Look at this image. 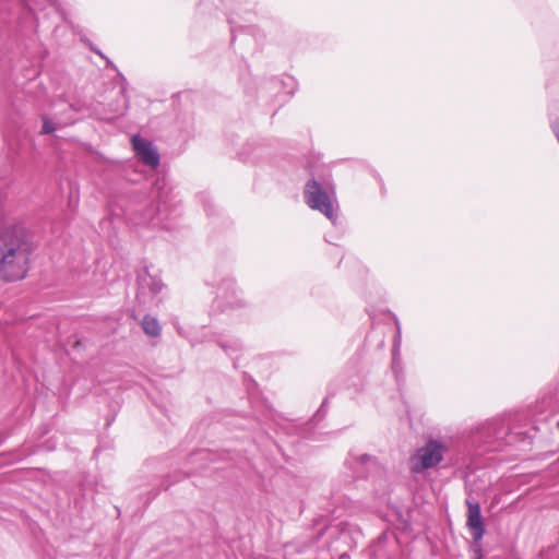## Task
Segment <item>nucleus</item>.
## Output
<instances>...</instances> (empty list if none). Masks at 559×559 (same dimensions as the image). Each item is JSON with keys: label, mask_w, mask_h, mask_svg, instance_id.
Here are the masks:
<instances>
[{"label": "nucleus", "mask_w": 559, "mask_h": 559, "mask_svg": "<svg viewBox=\"0 0 559 559\" xmlns=\"http://www.w3.org/2000/svg\"><path fill=\"white\" fill-rule=\"evenodd\" d=\"M12 205L0 191V281L24 280L31 267L33 242L26 229L11 217Z\"/></svg>", "instance_id": "f257e3e1"}, {"label": "nucleus", "mask_w": 559, "mask_h": 559, "mask_svg": "<svg viewBox=\"0 0 559 559\" xmlns=\"http://www.w3.org/2000/svg\"><path fill=\"white\" fill-rule=\"evenodd\" d=\"M152 195L157 204L146 210L139 218L136 225H147L153 228L173 230L181 212L173 194V189L165 179H157L152 189Z\"/></svg>", "instance_id": "f03ea898"}, {"label": "nucleus", "mask_w": 559, "mask_h": 559, "mask_svg": "<svg viewBox=\"0 0 559 559\" xmlns=\"http://www.w3.org/2000/svg\"><path fill=\"white\" fill-rule=\"evenodd\" d=\"M212 285L216 287V297L213 307L222 313L236 314L249 307V302L243 298L242 292L236 284V281L229 274H217Z\"/></svg>", "instance_id": "7ed1b4c3"}, {"label": "nucleus", "mask_w": 559, "mask_h": 559, "mask_svg": "<svg viewBox=\"0 0 559 559\" xmlns=\"http://www.w3.org/2000/svg\"><path fill=\"white\" fill-rule=\"evenodd\" d=\"M306 204L314 211L322 213L333 225L337 219V201L332 185L321 183L312 178L307 181L304 189Z\"/></svg>", "instance_id": "20e7f679"}, {"label": "nucleus", "mask_w": 559, "mask_h": 559, "mask_svg": "<svg viewBox=\"0 0 559 559\" xmlns=\"http://www.w3.org/2000/svg\"><path fill=\"white\" fill-rule=\"evenodd\" d=\"M447 447L439 440L430 439L411 456V471L420 474L436 467L444 456Z\"/></svg>", "instance_id": "39448f33"}, {"label": "nucleus", "mask_w": 559, "mask_h": 559, "mask_svg": "<svg viewBox=\"0 0 559 559\" xmlns=\"http://www.w3.org/2000/svg\"><path fill=\"white\" fill-rule=\"evenodd\" d=\"M164 284L156 274H151L147 266H143L136 273V300L146 306L154 301L162 292Z\"/></svg>", "instance_id": "423d86ee"}, {"label": "nucleus", "mask_w": 559, "mask_h": 559, "mask_svg": "<svg viewBox=\"0 0 559 559\" xmlns=\"http://www.w3.org/2000/svg\"><path fill=\"white\" fill-rule=\"evenodd\" d=\"M467 506V519L466 526L473 537L475 543H478L483 539L486 528L485 523L481 516L480 504L477 501H473L472 499H466Z\"/></svg>", "instance_id": "0eeeda50"}, {"label": "nucleus", "mask_w": 559, "mask_h": 559, "mask_svg": "<svg viewBox=\"0 0 559 559\" xmlns=\"http://www.w3.org/2000/svg\"><path fill=\"white\" fill-rule=\"evenodd\" d=\"M131 143L135 155L141 162H143V164L152 168H155L159 165V154L153 147L150 141L141 138L140 135H133Z\"/></svg>", "instance_id": "6e6552de"}, {"label": "nucleus", "mask_w": 559, "mask_h": 559, "mask_svg": "<svg viewBox=\"0 0 559 559\" xmlns=\"http://www.w3.org/2000/svg\"><path fill=\"white\" fill-rule=\"evenodd\" d=\"M346 464L353 469L356 477H366L371 469L377 467V459L369 454H350Z\"/></svg>", "instance_id": "1a4fd4ad"}, {"label": "nucleus", "mask_w": 559, "mask_h": 559, "mask_svg": "<svg viewBox=\"0 0 559 559\" xmlns=\"http://www.w3.org/2000/svg\"><path fill=\"white\" fill-rule=\"evenodd\" d=\"M230 2L231 0H200L199 8L201 12L204 14H214L217 11H223L226 14L228 23L231 26V33H234L236 28V22L234 21L229 13Z\"/></svg>", "instance_id": "9d476101"}, {"label": "nucleus", "mask_w": 559, "mask_h": 559, "mask_svg": "<svg viewBox=\"0 0 559 559\" xmlns=\"http://www.w3.org/2000/svg\"><path fill=\"white\" fill-rule=\"evenodd\" d=\"M478 433L485 443H492L502 433V423L499 420L487 421L479 427Z\"/></svg>", "instance_id": "9b49d317"}, {"label": "nucleus", "mask_w": 559, "mask_h": 559, "mask_svg": "<svg viewBox=\"0 0 559 559\" xmlns=\"http://www.w3.org/2000/svg\"><path fill=\"white\" fill-rule=\"evenodd\" d=\"M143 331L152 337H156L160 334V324L158 320L151 316H145L141 322Z\"/></svg>", "instance_id": "f8f14e48"}, {"label": "nucleus", "mask_w": 559, "mask_h": 559, "mask_svg": "<svg viewBox=\"0 0 559 559\" xmlns=\"http://www.w3.org/2000/svg\"><path fill=\"white\" fill-rule=\"evenodd\" d=\"M395 323H396V335L394 336V342H393L392 369L397 374L399 369L401 368L400 360L397 357L400 347H401V326H400V322L397 319L395 320Z\"/></svg>", "instance_id": "ddd939ff"}, {"label": "nucleus", "mask_w": 559, "mask_h": 559, "mask_svg": "<svg viewBox=\"0 0 559 559\" xmlns=\"http://www.w3.org/2000/svg\"><path fill=\"white\" fill-rule=\"evenodd\" d=\"M217 344L227 355H233L242 348L241 342L237 338H219Z\"/></svg>", "instance_id": "4468645a"}, {"label": "nucleus", "mask_w": 559, "mask_h": 559, "mask_svg": "<svg viewBox=\"0 0 559 559\" xmlns=\"http://www.w3.org/2000/svg\"><path fill=\"white\" fill-rule=\"evenodd\" d=\"M56 130L55 123L47 117L43 116V128L40 134H50Z\"/></svg>", "instance_id": "2eb2a0df"}, {"label": "nucleus", "mask_w": 559, "mask_h": 559, "mask_svg": "<svg viewBox=\"0 0 559 559\" xmlns=\"http://www.w3.org/2000/svg\"><path fill=\"white\" fill-rule=\"evenodd\" d=\"M210 456V453L206 450H201L197 453H193L190 457L191 461H198V460H207Z\"/></svg>", "instance_id": "dca6fc26"}, {"label": "nucleus", "mask_w": 559, "mask_h": 559, "mask_svg": "<svg viewBox=\"0 0 559 559\" xmlns=\"http://www.w3.org/2000/svg\"><path fill=\"white\" fill-rule=\"evenodd\" d=\"M326 408H328V400L325 399L322 402V404H321L318 413L316 414L314 418H319V419L323 418L325 413H326Z\"/></svg>", "instance_id": "f3484780"}, {"label": "nucleus", "mask_w": 559, "mask_h": 559, "mask_svg": "<svg viewBox=\"0 0 559 559\" xmlns=\"http://www.w3.org/2000/svg\"><path fill=\"white\" fill-rule=\"evenodd\" d=\"M25 5L29 9V11L34 12L37 10V2L36 0H24Z\"/></svg>", "instance_id": "a211bd4d"}, {"label": "nucleus", "mask_w": 559, "mask_h": 559, "mask_svg": "<svg viewBox=\"0 0 559 559\" xmlns=\"http://www.w3.org/2000/svg\"><path fill=\"white\" fill-rule=\"evenodd\" d=\"M74 121H75V119H74V118L69 117V118H68V119H66V120H60V119H58V122H57V123H58L59 126H66V124H69V123H73Z\"/></svg>", "instance_id": "6ab92c4d"}, {"label": "nucleus", "mask_w": 559, "mask_h": 559, "mask_svg": "<svg viewBox=\"0 0 559 559\" xmlns=\"http://www.w3.org/2000/svg\"><path fill=\"white\" fill-rule=\"evenodd\" d=\"M44 2L48 5L56 7L58 1L57 0H44Z\"/></svg>", "instance_id": "aec40b11"}, {"label": "nucleus", "mask_w": 559, "mask_h": 559, "mask_svg": "<svg viewBox=\"0 0 559 559\" xmlns=\"http://www.w3.org/2000/svg\"><path fill=\"white\" fill-rule=\"evenodd\" d=\"M91 49H92L94 52H96L98 56H100L102 58H106V57L103 55V52H102L100 50H98V49H96V48H93V47H91Z\"/></svg>", "instance_id": "412c9836"}, {"label": "nucleus", "mask_w": 559, "mask_h": 559, "mask_svg": "<svg viewBox=\"0 0 559 559\" xmlns=\"http://www.w3.org/2000/svg\"><path fill=\"white\" fill-rule=\"evenodd\" d=\"M70 110H71V111H79V110H80V108H76V107H74L73 105H71V106H70Z\"/></svg>", "instance_id": "4be33fe9"}, {"label": "nucleus", "mask_w": 559, "mask_h": 559, "mask_svg": "<svg viewBox=\"0 0 559 559\" xmlns=\"http://www.w3.org/2000/svg\"><path fill=\"white\" fill-rule=\"evenodd\" d=\"M177 332H178L179 334H182V333H181V329H180V328H177Z\"/></svg>", "instance_id": "5701e85b"}, {"label": "nucleus", "mask_w": 559, "mask_h": 559, "mask_svg": "<svg viewBox=\"0 0 559 559\" xmlns=\"http://www.w3.org/2000/svg\"><path fill=\"white\" fill-rule=\"evenodd\" d=\"M557 427H558V429H559V420H558Z\"/></svg>", "instance_id": "b1692460"}]
</instances>
